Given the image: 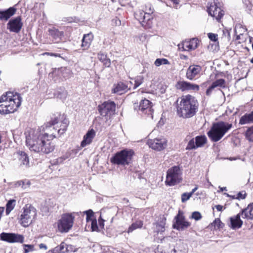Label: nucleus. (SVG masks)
I'll list each match as a JSON object with an SVG mask.
<instances>
[{
  "label": "nucleus",
  "instance_id": "obj_1",
  "mask_svg": "<svg viewBox=\"0 0 253 253\" xmlns=\"http://www.w3.org/2000/svg\"><path fill=\"white\" fill-rule=\"evenodd\" d=\"M58 123L57 118L47 123L37 130H31L26 136V145L31 152L40 154H47L52 152L55 145L52 140L55 138L56 128L54 126Z\"/></svg>",
  "mask_w": 253,
  "mask_h": 253
},
{
  "label": "nucleus",
  "instance_id": "obj_2",
  "mask_svg": "<svg viewBox=\"0 0 253 253\" xmlns=\"http://www.w3.org/2000/svg\"><path fill=\"white\" fill-rule=\"evenodd\" d=\"M177 102V113L179 117L190 118L195 115L199 104L194 96L189 94L183 95Z\"/></svg>",
  "mask_w": 253,
  "mask_h": 253
},
{
  "label": "nucleus",
  "instance_id": "obj_3",
  "mask_svg": "<svg viewBox=\"0 0 253 253\" xmlns=\"http://www.w3.org/2000/svg\"><path fill=\"white\" fill-rule=\"evenodd\" d=\"M21 102V97L19 94L7 92L0 97V114L14 113L20 106Z\"/></svg>",
  "mask_w": 253,
  "mask_h": 253
},
{
  "label": "nucleus",
  "instance_id": "obj_4",
  "mask_svg": "<svg viewBox=\"0 0 253 253\" xmlns=\"http://www.w3.org/2000/svg\"><path fill=\"white\" fill-rule=\"evenodd\" d=\"M232 127V124L220 121L213 123L208 132L210 139L213 142L220 140L225 134Z\"/></svg>",
  "mask_w": 253,
  "mask_h": 253
},
{
  "label": "nucleus",
  "instance_id": "obj_5",
  "mask_svg": "<svg viewBox=\"0 0 253 253\" xmlns=\"http://www.w3.org/2000/svg\"><path fill=\"white\" fill-rule=\"evenodd\" d=\"M23 211L20 217V223L23 227H28L36 216V209L32 205L27 204L23 208Z\"/></svg>",
  "mask_w": 253,
  "mask_h": 253
},
{
  "label": "nucleus",
  "instance_id": "obj_6",
  "mask_svg": "<svg viewBox=\"0 0 253 253\" xmlns=\"http://www.w3.org/2000/svg\"><path fill=\"white\" fill-rule=\"evenodd\" d=\"M133 154L134 152L132 150H123L116 153L111 158L110 161L118 165H128Z\"/></svg>",
  "mask_w": 253,
  "mask_h": 253
},
{
  "label": "nucleus",
  "instance_id": "obj_7",
  "mask_svg": "<svg viewBox=\"0 0 253 253\" xmlns=\"http://www.w3.org/2000/svg\"><path fill=\"white\" fill-rule=\"evenodd\" d=\"M152 102L145 98L139 102L133 104L134 110L140 115H146L151 119L153 118V110L152 109Z\"/></svg>",
  "mask_w": 253,
  "mask_h": 253
},
{
  "label": "nucleus",
  "instance_id": "obj_8",
  "mask_svg": "<svg viewBox=\"0 0 253 253\" xmlns=\"http://www.w3.org/2000/svg\"><path fill=\"white\" fill-rule=\"evenodd\" d=\"M74 217L71 214H63L57 223V228L61 233L68 232L73 226Z\"/></svg>",
  "mask_w": 253,
  "mask_h": 253
},
{
  "label": "nucleus",
  "instance_id": "obj_9",
  "mask_svg": "<svg viewBox=\"0 0 253 253\" xmlns=\"http://www.w3.org/2000/svg\"><path fill=\"white\" fill-rule=\"evenodd\" d=\"M181 180L180 169L174 166L169 169L167 172L166 183L169 186L174 185L180 182Z\"/></svg>",
  "mask_w": 253,
  "mask_h": 253
},
{
  "label": "nucleus",
  "instance_id": "obj_10",
  "mask_svg": "<svg viewBox=\"0 0 253 253\" xmlns=\"http://www.w3.org/2000/svg\"><path fill=\"white\" fill-rule=\"evenodd\" d=\"M116 105L113 101L105 102L99 106V112L104 117H110L115 113Z\"/></svg>",
  "mask_w": 253,
  "mask_h": 253
},
{
  "label": "nucleus",
  "instance_id": "obj_11",
  "mask_svg": "<svg viewBox=\"0 0 253 253\" xmlns=\"http://www.w3.org/2000/svg\"><path fill=\"white\" fill-rule=\"evenodd\" d=\"M0 239L3 241L10 243L16 242L22 243L24 241L22 235L12 233L2 232L0 234Z\"/></svg>",
  "mask_w": 253,
  "mask_h": 253
},
{
  "label": "nucleus",
  "instance_id": "obj_12",
  "mask_svg": "<svg viewBox=\"0 0 253 253\" xmlns=\"http://www.w3.org/2000/svg\"><path fill=\"white\" fill-rule=\"evenodd\" d=\"M23 23L21 17L17 16L10 19L7 24V29L10 32L18 33L22 29Z\"/></svg>",
  "mask_w": 253,
  "mask_h": 253
},
{
  "label": "nucleus",
  "instance_id": "obj_13",
  "mask_svg": "<svg viewBox=\"0 0 253 253\" xmlns=\"http://www.w3.org/2000/svg\"><path fill=\"white\" fill-rule=\"evenodd\" d=\"M147 143L152 149L161 151L165 149L167 145V140L165 138H155L149 139Z\"/></svg>",
  "mask_w": 253,
  "mask_h": 253
},
{
  "label": "nucleus",
  "instance_id": "obj_14",
  "mask_svg": "<svg viewBox=\"0 0 253 253\" xmlns=\"http://www.w3.org/2000/svg\"><path fill=\"white\" fill-rule=\"evenodd\" d=\"M174 219L175 220V223L173 225L174 228L179 230H183L190 225V223L189 222L185 220L183 213L180 211H178V213L175 217Z\"/></svg>",
  "mask_w": 253,
  "mask_h": 253
},
{
  "label": "nucleus",
  "instance_id": "obj_15",
  "mask_svg": "<svg viewBox=\"0 0 253 253\" xmlns=\"http://www.w3.org/2000/svg\"><path fill=\"white\" fill-rule=\"evenodd\" d=\"M176 87L182 91L189 90L198 91L199 89V85L186 81L178 82L176 84Z\"/></svg>",
  "mask_w": 253,
  "mask_h": 253
},
{
  "label": "nucleus",
  "instance_id": "obj_16",
  "mask_svg": "<svg viewBox=\"0 0 253 253\" xmlns=\"http://www.w3.org/2000/svg\"><path fill=\"white\" fill-rule=\"evenodd\" d=\"M208 13L211 16L215 17L217 20H220L224 15V11L222 10L217 3L214 2L208 7Z\"/></svg>",
  "mask_w": 253,
  "mask_h": 253
},
{
  "label": "nucleus",
  "instance_id": "obj_17",
  "mask_svg": "<svg viewBox=\"0 0 253 253\" xmlns=\"http://www.w3.org/2000/svg\"><path fill=\"white\" fill-rule=\"evenodd\" d=\"M198 46V40L193 38L189 41H183L181 44L178 45L179 49L182 50L189 51L196 49Z\"/></svg>",
  "mask_w": 253,
  "mask_h": 253
},
{
  "label": "nucleus",
  "instance_id": "obj_18",
  "mask_svg": "<svg viewBox=\"0 0 253 253\" xmlns=\"http://www.w3.org/2000/svg\"><path fill=\"white\" fill-rule=\"evenodd\" d=\"M48 32L49 35L52 37L53 42L59 43L62 41L64 36V32L60 31L54 27L49 28Z\"/></svg>",
  "mask_w": 253,
  "mask_h": 253
},
{
  "label": "nucleus",
  "instance_id": "obj_19",
  "mask_svg": "<svg viewBox=\"0 0 253 253\" xmlns=\"http://www.w3.org/2000/svg\"><path fill=\"white\" fill-rule=\"evenodd\" d=\"M16 10V8L13 6L5 10H0V20L7 21L11 16L15 14Z\"/></svg>",
  "mask_w": 253,
  "mask_h": 253
},
{
  "label": "nucleus",
  "instance_id": "obj_20",
  "mask_svg": "<svg viewBox=\"0 0 253 253\" xmlns=\"http://www.w3.org/2000/svg\"><path fill=\"white\" fill-rule=\"evenodd\" d=\"M241 214L239 213L236 215L230 217L229 227L232 229L240 228L243 225V221L241 219Z\"/></svg>",
  "mask_w": 253,
  "mask_h": 253
},
{
  "label": "nucleus",
  "instance_id": "obj_21",
  "mask_svg": "<svg viewBox=\"0 0 253 253\" xmlns=\"http://www.w3.org/2000/svg\"><path fill=\"white\" fill-rule=\"evenodd\" d=\"M201 71V67L199 65H190L186 72V77L187 79L192 80L197 75H198Z\"/></svg>",
  "mask_w": 253,
  "mask_h": 253
},
{
  "label": "nucleus",
  "instance_id": "obj_22",
  "mask_svg": "<svg viewBox=\"0 0 253 253\" xmlns=\"http://www.w3.org/2000/svg\"><path fill=\"white\" fill-rule=\"evenodd\" d=\"M95 135L96 132L93 129L89 130L84 136L83 140L81 144V146L84 147L90 144L92 142Z\"/></svg>",
  "mask_w": 253,
  "mask_h": 253
},
{
  "label": "nucleus",
  "instance_id": "obj_23",
  "mask_svg": "<svg viewBox=\"0 0 253 253\" xmlns=\"http://www.w3.org/2000/svg\"><path fill=\"white\" fill-rule=\"evenodd\" d=\"M220 87L221 88L226 87V82L225 80L223 79H220L216 80L213 82L211 86L206 90V94L207 95H210L213 90V89L216 87Z\"/></svg>",
  "mask_w": 253,
  "mask_h": 253
},
{
  "label": "nucleus",
  "instance_id": "obj_24",
  "mask_svg": "<svg viewBox=\"0 0 253 253\" xmlns=\"http://www.w3.org/2000/svg\"><path fill=\"white\" fill-rule=\"evenodd\" d=\"M20 166H23L25 168L29 167V159L28 155L24 151H18L16 153Z\"/></svg>",
  "mask_w": 253,
  "mask_h": 253
},
{
  "label": "nucleus",
  "instance_id": "obj_25",
  "mask_svg": "<svg viewBox=\"0 0 253 253\" xmlns=\"http://www.w3.org/2000/svg\"><path fill=\"white\" fill-rule=\"evenodd\" d=\"M244 218L247 219H253V203L250 204L248 207L242 210L240 212Z\"/></svg>",
  "mask_w": 253,
  "mask_h": 253
},
{
  "label": "nucleus",
  "instance_id": "obj_26",
  "mask_svg": "<svg viewBox=\"0 0 253 253\" xmlns=\"http://www.w3.org/2000/svg\"><path fill=\"white\" fill-rule=\"evenodd\" d=\"M93 39V35L91 33L84 35L81 45L84 50L87 49L89 48Z\"/></svg>",
  "mask_w": 253,
  "mask_h": 253
},
{
  "label": "nucleus",
  "instance_id": "obj_27",
  "mask_svg": "<svg viewBox=\"0 0 253 253\" xmlns=\"http://www.w3.org/2000/svg\"><path fill=\"white\" fill-rule=\"evenodd\" d=\"M253 123V111L250 113H246L242 116L239 120V124L241 125Z\"/></svg>",
  "mask_w": 253,
  "mask_h": 253
},
{
  "label": "nucleus",
  "instance_id": "obj_28",
  "mask_svg": "<svg viewBox=\"0 0 253 253\" xmlns=\"http://www.w3.org/2000/svg\"><path fill=\"white\" fill-rule=\"evenodd\" d=\"M128 84H126L122 82H120L113 88V92L115 93L121 94L126 91L128 90Z\"/></svg>",
  "mask_w": 253,
  "mask_h": 253
},
{
  "label": "nucleus",
  "instance_id": "obj_29",
  "mask_svg": "<svg viewBox=\"0 0 253 253\" xmlns=\"http://www.w3.org/2000/svg\"><path fill=\"white\" fill-rule=\"evenodd\" d=\"M98 59L106 67H109L111 65V61L107 57V55L102 52L98 53Z\"/></svg>",
  "mask_w": 253,
  "mask_h": 253
},
{
  "label": "nucleus",
  "instance_id": "obj_30",
  "mask_svg": "<svg viewBox=\"0 0 253 253\" xmlns=\"http://www.w3.org/2000/svg\"><path fill=\"white\" fill-rule=\"evenodd\" d=\"M165 224L166 218L163 217L158 223H155V231L158 234L164 232L165 230Z\"/></svg>",
  "mask_w": 253,
  "mask_h": 253
},
{
  "label": "nucleus",
  "instance_id": "obj_31",
  "mask_svg": "<svg viewBox=\"0 0 253 253\" xmlns=\"http://www.w3.org/2000/svg\"><path fill=\"white\" fill-rule=\"evenodd\" d=\"M207 142V138L205 135H199L195 137V143H196V147L197 148L201 147Z\"/></svg>",
  "mask_w": 253,
  "mask_h": 253
},
{
  "label": "nucleus",
  "instance_id": "obj_32",
  "mask_svg": "<svg viewBox=\"0 0 253 253\" xmlns=\"http://www.w3.org/2000/svg\"><path fill=\"white\" fill-rule=\"evenodd\" d=\"M247 31V29L243 27L241 24L236 25L234 28L235 33L237 35V39H239L240 35H243Z\"/></svg>",
  "mask_w": 253,
  "mask_h": 253
},
{
  "label": "nucleus",
  "instance_id": "obj_33",
  "mask_svg": "<svg viewBox=\"0 0 253 253\" xmlns=\"http://www.w3.org/2000/svg\"><path fill=\"white\" fill-rule=\"evenodd\" d=\"M145 12L141 10H139L135 13L134 16L135 18L139 21L141 24L142 26H146V25L144 23L143 16Z\"/></svg>",
  "mask_w": 253,
  "mask_h": 253
},
{
  "label": "nucleus",
  "instance_id": "obj_34",
  "mask_svg": "<svg viewBox=\"0 0 253 253\" xmlns=\"http://www.w3.org/2000/svg\"><path fill=\"white\" fill-rule=\"evenodd\" d=\"M16 200H9L6 205L5 212L7 215L9 214L10 212L14 209L15 206Z\"/></svg>",
  "mask_w": 253,
  "mask_h": 253
},
{
  "label": "nucleus",
  "instance_id": "obj_35",
  "mask_svg": "<svg viewBox=\"0 0 253 253\" xmlns=\"http://www.w3.org/2000/svg\"><path fill=\"white\" fill-rule=\"evenodd\" d=\"M143 226V222L141 221H136L135 222L133 223L128 229L127 232H132L133 230L138 228H140Z\"/></svg>",
  "mask_w": 253,
  "mask_h": 253
},
{
  "label": "nucleus",
  "instance_id": "obj_36",
  "mask_svg": "<svg viewBox=\"0 0 253 253\" xmlns=\"http://www.w3.org/2000/svg\"><path fill=\"white\" fill-rule=\"evenodd\" d=\"M245 135L246 139L249 142H253V126L248 128Z\"/></svg>",
  "mask_w": 253,
  "mask_h": 253
},
{
  "label": "nucleus",
  "instance_id": "obj_37",
  "mask_svg": "<svg viewBox=\"0 0 253 253\" xmlns=\"http://www.w3.org/2000/svg\"><path fill=\"white\" fill-rule=\"evenodd\" d=\"M143 16V21L144 23L146 25V26H144L146 28H149L151 25V19H152V16L151 15L147 14L146 13H145Z\"/></svg>",
  "mask_w": 253,
  "mask_h": 253
},
{
  "label": "nucleus",
  "instance_id": "obj_38",
  "mask_svg": "<svg viewBox=\"0 0 253 253\" xmlns=\"http://www.w3.org/2000/svg\"><path fill=\"white\" fill-rule=\"evenodd\" d=\"M60 71L62 74L63 77L65 79L69 78L71 76V72L67 68H62L60 69Z\"/></svg>",
  "mask_w": 253,
  "mask_h": 253
},
{
  "label": "nucleus",
  "instance_id": "obj_39",
  "mask_svg": "<svg viewBox=\"0 0 253 253\" xmlns=\"http://www.w3.org/2000/svg\"><path fill=\"white\" fill-rule=\"evenodd\" d=\"M169 64V60L165 58H158L155 61V65L159 67L161 65Z\"/></svg>",
  "mask_w": 253,
  "mask_h": 253
},
{
  "label": "nucleus",
  "instance_id": "obj_40",
  "mask_svg": "<svg viewBox=\"0 0 253 253\" xmlns=\"http://www.w3.org/2000/svg\"><path fill=\"white\" fill-rule=\"evenodd\" d=\"M144 80V78L142 76H138L136 77L135 79V84H134V86H133V89L136 88L137 87H138L140 85H141Z\"/></svg>",
  "mask_w": 253,
  "mask_h": 253
},
{
  "label": "nucleus",
  "instance_id": "obj_41",
  "mask_svg": "<svg viewBox=\"0 0 253 253\" xmlns=\"http://www.w3.org/2000/svg\"><path fill=\"white\" fill-rule=\"evenodd\" d=\"M196 143H195V139L194 140V138H192L188 143V144L186 148V150H190L193 149H196L197 148V147L196 146Z\"/></svg>",
  "mask_w": 253,
  "mask_h": 253
},
{
  "label": "nucleus",
  "instance_id": "obj_42",
  "mask_svg": "<svg viewBox=\"0 0 253 253\" xmlns=\"http://www.w3.org/2000/svg\"><path fill=\"white\" fill-rule=\"evenodd\" d=\"M68 155L62 156L58 158L53 161L54 165H60L63 163V162L68 158Z\"/></svg>",
  "mask_w": 253,
  "mask_h": 253
},
{
  "label": "nucleus",
  "instance_id": "obj_43",
  "mask_svg": "<svg viewBox=\"0 0 253 253\" xmlns=\"http://www.w3.org/2000/svg\"><path fill=\"white\" fill-rule=\"evenodd\" d=\"M67 95V92L65 90H63L61 92L58 91L55 94V95L56 96L57 98L60 99L62 101H64L66 99Z\"/></svg>",
  "mask_w": 253,
  "mask_h": 253
},
{
  "label": "nucleus",
  "instance_id": "obj_44",
  "mask_svg": "<svg viewBox=\"0 0 253 253\" xmlns=\"http://www.w3.org/2000/svg\"><path fill=\"white\" fill-rule=\"evenodd\" d=\"M245 8L247 11H251L253 7V4L250 0H243Z\"/></svg>",
  "mask_w": 253,
  "mask_h": 253
},
{
  "label": "nucleus",
  "instance_id": "obj_45",
  "mask_svg": "<svg viewBox=\"0 0 253 253\" xmlns=\"http://www.w3.org/2000/svg\"><path fill=\"white\" fill-rule=\"evenodd\" d=\"M212 225L214 226L215 228H222L223 224L220 221L219 218H216L212 222Z\"/></svg>",
  "mask_w": 253,
  "mask_h": 253
},
{
  "label": "nucleus",
  "instance_id": "obj_46",
  "mask_svg": "<svg viewBox=\"0 0 253 253\" xmlns=\"http://www.w3.org/2000/svg\"><path fill=\"white\" fill-rule=\"evenodd\" d=\"M91 221V228L92 231H98V227L96 219L90 220Z\"/></svg>",
  "mask_w": 253,
  "mask_h": 253
},
{
  "label": "nucleus",
  "instance_id": "obj_47",
  "mask_svg": "<svg viewBox=\"0 0 253 253\" xmlns=\"http://www.w3.org/2000/svg\"><path fill=\"white\" fill-rule=\"evenodd\" d=\"M191 193H184L181 195V201L182 203H184L188 200L190 197H191Z\"/></svg>",
  "mask_w": 253,
  "mask_h": 253
},
{
  "label": "nucleus",
  "instance_id": "obj_48",
  "mask_svg": "<svg viewBox=\"0 0 253 253\" xmlns=\"http://www.w3.org/2000/svg\"><path fill=\"white\" fill-rule=\"evenodd\" d=\"M63 124V125L60 128L58 129L57 132H58V133H59V134H63L66 130V127L67 126V125H68L67 121L64 120Z\"/></svg>",
  "mask_w": 253,
  "mask_h": 253
},
{
  "label": "nucleus",
  "instance_id": "obj_49",
  "mask_svg": "<svg viewBox=\"0 0 253 253\" xmlns=\"http://www.w3.org/2000/svg\"><path fill=\"white\" fill-rule=\"evenodd\" d=\"M84 213L86 215V221L89 222V220H92L91 217L93 215V212L91 210H89L84 211Z\"/></svg>",
  "mask_w": 253,
  "mask_h": 253
},
{
  "label": "nucleus",
  "instance_id": "obj_50",
  "mask_svg": "<svg viewBox=\"0 0 253 253\" xmlns=\"http://www.w3.org/2000/svg\"><path fill=\"white\" fill-rule=\"evenodd\" d=\"M191 218L196 220H199L202 218V215L199 212L194 211L192 214Z\"/></svg>",
  "mask_w": 253,
  "mask_h": 253
},
{
  "label": "nucleus",
  "instance_id": "obj_51",
  "mask_svg": "<svg viewBox=\"0 0 253 253\" xmlns=\"http://www.w3.org/2000/svg\"><path fill=\"white\" fill-rule=\"evenodd\" d=\"M25 253H27L34 250V246L31 245H24Z\"/></svg>",
  "mask_w": 253,
  "mask_h": 253
},
{
  "label": "nucleus",
  "instance_id": "obj_52",
  "mask_svg": "<svg viewBox=\"0 0 253 253\" xmlns=\"http://www.w3.org/2000/svg\"><path fill=\"white\" fill-rule=\"evenodd\" d=\"M209 38L212 41L216 42L217 41V35L213 33L208 34Z\"/></svg>",
  "mask_w": 253,
  "mask_h": 253
},
{
  "label": "nucleus",
  "instance_id": "obj_53",
  "mask_svg": "<svg viewBox=\"0 0 253 253\" xmlns=\"http://www.w3.org/2000/svg\"><path fill=\"white\" fill-rule=\"evenodd\" d=\"M246 196V193L245 191H241L239 192L237 195V199H244Z\"/></svg>",
  "mask_w": 253,
  "mask_h": 253
},
{
  "label": "nucleus",
  "instance_id": "obj_54",
  "mask_svg": "<svg viewBox=\"0 0 253 253\" xmlns=\"http://www.w3.org/2000/svg\"><path fill=\"white\" fill-rule=\"evenodd\" d=\"M59 250L61 251L62 253H64L67 249V245L64 243H62L61 244L58 246Z\"/></svg>",
  "mask_w": 253,
  "mask_h": 253
},
{
  "label": "nucleus",
  "instance_id": "obj_55",
  "mask_svg": "<svg viewBox=\"0 0 253 253\" xmlns=\"http://www.w3.org/2000/svg\"><path fill=\"white\" fill-rule=\"evenodd\" d=\"M146 9L145 13L151 15L153 13L154 9L153 7H151L150 5H148V6H146Z\"/></svg>",
  "mask_w": 253,
  "mask_h": 253
},
{
  "label": "nucleus",
  "instance_id": "obj_56",
  "mask_svg": "<svg viewBox=\"0 0 253 253\" xmlns=\"http://www.w3.org/2000/svg\"><path fill=\"white\" fill-rule=\"evenodd\" d=\"M15 185L18 187L21 186L24 189L26 188V186H25V181L22 180L17 181Z\"/></svg>",
  "mask_w": 253,
  "mask_h": 253
},
{
  "label": "nucleus",
  "instance_id": "obj_57",
  "mask_svg": "<svg viewBox=\"0 0 253 253\" xmlns=\"http://www.w3.org/2000/svg\"><path fill=\"white\" fill-rule=\"evenodd\" d=\"M104 221H105V220L104 219H103L101 218V216H100L99 218L98 219V222H99V225L100 227L101 228H104Z\"/></svg>",
  "mask_w": 253,
  "mask_h": 253
},
{
  "label": "nucleus",
  "instance_id": "obj_58",
  "mask_svg": "<svg viewBox=\"0 0 253 253\" xmlns=\"http://www.w3.org/2000/svg\"><path fill=\"white\" fill-rule=\"evenodd\" d=\"M170 1L172 2L173 3V6L174 7H176L179 4V0H170Z\"/></svg>",
  "mask_w": 253,
  "mask_h": 253
},
{
  "label": "nucleus",
  "instance_id": "obj_59",
  "mask_svg": "<svg viewBox=\"0 0 253 253\" xmlns=\"http://www.w3.org/2000/svg\"><path fill=\"white\" fill-rule=\"evenodd\" d=\"M181 252V250H179L178 249H176L175 248H173L169 253H180Z\"/></svg>",
  "mask_w": 253,
  "mask_h": 253
},
{
  "label": "nucleus",
  "instance_id": "obj_60",
  "mask_svg": "<svg viewBox=\"0 0 253 253\" xmlns=\"http://www.w3.org/2000/svg\"><path fill=\"white\" fill-rule=\"evenodd\" d=\"M214 208H215L218 211H221L223 210V207L221 205H218L215 206Z\"/></svg>",
  "mask_w": 253,
  "mask_h": 253
},
{
  "label": "nucleus",
  "instance_id": "obj_61",
  "mask_svg": "<svg viewBox=\"0 0 253 253\" xmlns=\"http://www.w3.org/2000/svg\"><path fill=\"white\" fill-rule=\"evenodd\" d=\"M52 251L54 252V253H62L61 252V251L59 250V247L58 246H57L56 247H55L53 250Z\"/></svg>",
  "mask_w": 253,
  "mask_h": 253
},
{
  "label": "nucleus",
  "instance_id": "obj_62",
  "mask_svg": "<svg viewBox=\"0 0 253 253\" xmlns=\"http://www.w3.org/2000/svg\"><path fill=\"white\" fill-rule=\"evenodd\" d=\"M39 247L41 249H44V250H46L47 249V247L45 245H44V244H40L39 245Z\"/></svg>",
  "mask_w": 253,
  "mask_h": 253
},
{
  "label": "nucleus",
  "instance_id": "obj_63",
  "mask_svg": "<svg viewBox=\"0 0 253 253\" xmlns=\"http://www.w3.org/2000/svg\"><path fill=\"white\" fill-rule=\"evenodd\" d=\"M198 186H196L194 189H192V191L190 192V193H191V195L193 194V193L198 189Z\"/></svg>",
  "mask_w": 253,
  "mask_h": 253
},
{
  "label": "nucleus",
  "instance_id": "obj_64",
  "mask_svg": "<svg viewBox=\"0 0 253 253\" xmlns=\"http://www.w3.org/2000/svg\"><path fill=\"white\" fill-rule=\"evenodd\" d=\"M126 84L128 85V89H130L132 85V83L131 81H129V83H128Z\"/></svg>",
  "mask_w": 253,
  "mask_h": 253
}]
</instances>
